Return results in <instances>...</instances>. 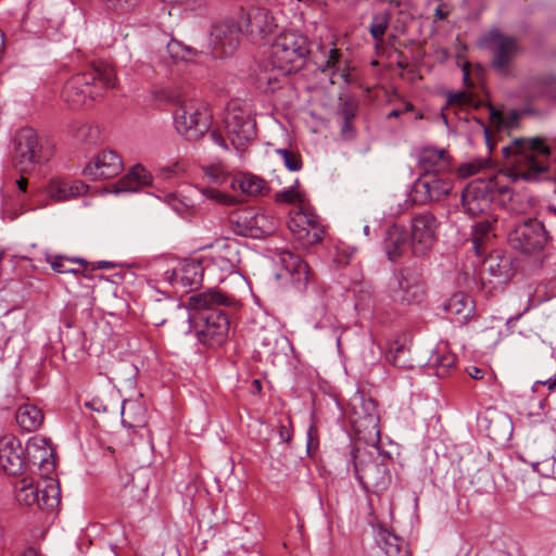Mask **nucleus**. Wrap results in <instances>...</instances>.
Masks as SVG:
<instances>
[{
  "instance_id": "nucleus-64",
  "label": "nucleus",
  "mask_w": 556,
  "mask_h": 556,
  "mask_svg": "<svg viewBox=\"0 0 556 556\" xmlns=\"http://www.w3.org/2000/svg\"><path fill=\"white\" fill-rule=\"evenodd\" d=\"M20 556H39V555L36 552V549L29 547V548H26L23 553H21Z\"/></svg>"
},
{
  "instance_id": "nucleus-20",
  "label": "nucleus",
  "mask_w": 556,
  "mask_h": 556,
  "mask_svg": "<svg viewBox=\"0 0 556 556\" xmlns=\"http://www.w3.org/2000/svg\"><path fill=\"white\" fill-rule=\"evenodd\" d=\"M28 466L21 441L12 434L0 438V467L10 476L22 475Z\"/></svg>"
},
{
  "instance_id": "nucleus-37",
  "label": "nucleus",
  "mask_w": 556,
  "mask_h": 556,
  "mask_svg": "<svg viewBox=\"0 0 556 556\" xmlns=\"http://www.w3.org/2000/svg\"><path fill=\"white\" fill-rule=\"evenodd\" d=\"M391 17L392 14L389 10H383L372 15L368 29L370 36L377 43H381L383 41L386 31L388 30L391 22Z\"/></svg>"
},
{
  "instance_id": "nucleus-44",
  "label": "nucleus",
  "mask_w": 556,
  "mask_h": 556,
  "mask_svg": "<svg viewBox=\"0 0 556 556\" xmlns=\"http://www.w3.org/2000/svg\"><path fill=\"white\" fill-rule=\"evenodd\" d=\"M277 154L280 155L285 166L291 172H298L302 168L301 155L292 150L278 149Z\"/></svg>"
},
{
  "instance_id": "nucleus-34",
  "label": "nucleus",
  "mask_w": 556,
  "mask_h": 556,
  "mask_svg": "<svg viewBox=\"0 0 556 556\" xmlns=\"http://www.w3.org/2000/svg\"><path fill=\"white\" fill-rule=\"evenodd\" d=\"M483 260V270L488 271L492 277L507 278L510 271V261L508 257L502 256L496 251H489Z\"/></svg>"
},
{
  "instance_id": "nucleus-3",
  "label": "nucleus",
  "mask_w": 556,
  "mask_h": 556,
  "mask_svg": "<svg viewBox=\"0 0 556 556\" xmlns=\"http://www.w3.org/2000/svg\"><path fill=\"white\" fill-rule=\"evenodd\" d=\"M115 86L114 68L104 62L93 63L65 83L62 97L73 108H79L102 98L106 90Z\"/></svg>"
},
{
  "instance_id": "nucleus-61",
  "label": "nucleus",
  "mask_w": 556,
  "mask_h": 556,
  "mask_svg": "<svg viewBox=\"0 0 556 556\" xmlns=\"http://www.w3.org/2000/svg\"><path fill=\"white\" fill-rule=\"evenodd\" d=\"M342 115H343V121H344V122H348V121H349L350 123H352V121H353V118H354V113H353L351 110H349V109H344V110L342 111Z\"/></svg>"
},
{
  "instance_id": "nucleus-58",
  "label": "nucleus",
  "mask_w": 556,
  "mask_h": 556,
  "mask_svg": "<svg viewBox=\"0 0 556 556\" xmlns=\"http://www.w3.org/2000/svg\"><path fill=\"white\" fill-rule=\"evenodd\" d=\"M467 94L465 92H457L453 96L450 97V102L451 103H459V104H463L467 101Z\"/></svg>"
},
{
  "instance_id": "nucleus-56",
  "label": "nucleus",
  "mask_w": 556,
  "mask_h": 556,
  "mask_svg": "<svg viewBox=\"0 0 556 556\" xmlns=\"http://www.w3.org/2000/svg\"><path fill=\"white\" fill-rule=\"evenodd\" d=\"M279 437L282 442L288 443L291 440V432L286 426L281 425L279 427Z\"/></svg>"
},
{
  "instance_id": "nucleus-18",
  "label": "nucleus",
  "mask_w": 556,
  "mask_h": 556,
  "mask_svg": "<svg viewBox=\"0 0 556 556\" xmlns=\"http://www.w3.org/2000/svg\"><path fill=\"white\" fill-rule=\"evenodd\" d=\"M278 262L281 266V273L277 274V277L290 279L295 290L299 292L305 291L313 279V274L307 263L299 255L289 251L279 253Z\"/></svg>"
},
{
  "instance_id": "nucleus-19",
  "label": "nucleus",
  "mask_w": 556,
  "mask_h": 556,
  "mask_svg": "<svg viewBox=\"0 0 556 556\" xmlns=\"http://www.w3.org/2000/svg\"><path fill=\"white\" fill-rule=\"evenodd\" d=\"M288 227L303 245L320 242L325 232L318 216L304 211L296 212L288 222Z\"/></svg>"
},
{
  "instance_id": "nucleus-8",
  "label": "nucleus",
  "mask_w": 556,
  "mask_h": 556,
  "mask_svg": "<svg viewBox=\"0 0 556 556\" xmlns=\"http://www.w3.org/2000/svg\"><path fill=\"white\" fill-rule=\"evenodd\" d=\"M14 493L16 501L25 506L37 505L40 509H53L59 506L60 488L53 478L41 483H35L30 477H24L15 482Z\"/></svg>"
},
{
  "instance_id": "nucleus-49",
  "label": "nucleus",
  "mask_w": 556,
  "mask_h": 556,
  "mask_svg": "<svg viewBox=\"0 0 556 556\" xmlns=\"http://www.w3.org/2000/svg\"><path fill=\"white\" fill-rule=\"evenodd\" d=\"M106 8L121 10L123 12L130 11L135 9L140 0H101Z\"/></svg>"
},
{
  "instance_id": "nucleus-55",
  "label": "nucleus",
  "mask_w": 556,
  "mask_h": 556,
  "mask_svg": "<svg viewBox=\"0 0 556 556\" xmlns=\"http://www.w3.org/2000/svg\"><path fill=\"white\" fill-rule=\"evenodd\" d=\"M468 375L476 380H480L483 378L484 371L476 366H472L468 368Z\"/></svg>"
},
{
  "instance_id": "nucleus-29",
  "label": "nucleus",
  "mask_w": 556,
  "mask_h": 556,
  "mask_svg": "<svg viewBox=\"0 0 556 556\" xmlns=\"http://www.w3.org/2000/svg\"><path fill=\"white\" fill-rule=\"evenodd\" d=\"M150 173L140 164L135 165L128 174L118 180L115 192H135L151 182Z\"/></svg>"
},
{
  "instance_id": "nucleus-21",
  "label": "nucleus",
  "mask_w": 556,
  "mask_h": 556,
  "mask_svg": "<svg viewBox=\"0 0 556 556\" xmlns=\"http://www.w3.org/2000/svg\"><path fill=\"white\" fill-rule=\"evenodd\" d=\"M359 404L353 405L352 424L358 434L367 432L379 441V416L377 413V404L371 397L359 396Z\"/></svg>"
},
{
  "instance_id": "nucleus-23",
  "label": "nucleus",
  "mask_w": 556,
  "mask_h": 556,
  "mask_svg": "<svg viewBox=\"0 0 556 556\" xmlns=\"http://www.w3.org/2000/svg\"><path fill=\"white\" fill-rule=\"evenodd\" d=\"M243 26L252 39H263L271 35L278 24L268 9L255 8L244 14Z\"/></svg>"
},
{
  "instance_id": "nucleus-11",
  "label": "nucleus",
  "mask_w": 556,
  "mask_h": 556,
  "mask_svg": "<svg viewBox=\"0 0 556 556\" xmlns=\"http://www.w3.org/2000/svg\"><path fill=\"white\" fill-rule=\"evenodd\" d=\"M229 222L235 233L254 239L270 236L277 228L276 218L254 207L232 213Z\"/></svg>"
},
{
  "instance_id": "nucleus-41",
  "label": "nucleus",
  "mask_w": 556,
  "mask_h": 556,
  "mask_svg": "<svg viewBox=\"0 0 556 556\" xmlns=\"http://www.w3.org/2000/svg\"><path fill=\"white\" fill-rule=\"evenodd\" d=\"M280 77H285L281 73L273 66L271 72L267 70L257 73L256 83L258 88L265 91L274 92L280 86Z\"/></svg>"
},
{
  "instance_id": "nucleus-43",
  "label": "nucleus",
  "mask_w": 556,
  "mask_h": 556,
  "mask_svg": "<svg viewBox=\"0 0 556 556\" xmlns=\"http://www.w3.org/2000/svg\"><path fill=\"white\" fill-rule=\"evenodd\" d=\"M490 165V159H476L464 163L458 167V175L463 178L470 177Z\"/></svg>"
},
{
  "instance_id": "nucleus-36",
  "label": "nucleus",
  "mask_w": 556,
  "mask_h": 556,
  "mask_svg": "<svg viewBox=\"0 0 556 556\" xmlns=\"http://www.w3.org/2000/svg\"><path fill=\"white\" fill-rule=\"evenodd\" d=\"M456 356L450 352L437 351L429 358V366L434 368V375L443 378L455 367Z\"/></svg>"
},
{
  "instance_id": "nucleus-1",
  "label": "nucleus",
  "mask_w": 556,
  "mask_h": 556,
  "mask_svg": "<svg viewBox=\"0 0 556 556\" xmlns=\"http://www.w3.org/2000/svg\"><path fill=\"white\" fill-rule=\"evenodd\" d=\"M551 153V148L541 138L514 139L502 148L507 172L475 179L463 190L462 205L465 212L475 217L489 211L496 194L510 192L509 181H538L548 170L546 161L541 157L548 159Z\"/></svg>"
},
{
  "instance_id": "nucleus-35",
  "label": "nucleus",
  "mask_w": 556,
  "mask_h": 556,
  "mask_svg": "<svg viewBox=\"0 0 556 556\" xmlns=\"http://www.w3.org/2000/svg\"><path fill=\"white\" fill-rule=\"evenodd\" d=\"M235 182L243 193L252 197L263 195L269 190L267 182L263 178L250 173L238 175Z\"/></svg>"
},
{
  "instance_id": "nucleus-59",
  "label": "nucleus",
  "mask_w": 556,
  "mask_h": 556,
  "mask_svg": "<svg viewBox=\"0 0 556 556\" xmlns=\"http://www.w3.org/2000/svg\"><path fill=\"white\" fill-rule=\"evenodd\" d=\"M23 175H24V174H21V177H20L18 179H16V182H15V184H16L17 189H18L21 192L25 193V192H26V190H27L28 180H27V178H25Z\"/></svg>"
},
{
  "instance_id": "nucleus-26",
  "label": "nucleus",
  "mask_w": 556,
  "mask_h": 556,
  "mask_svg": "<svg viewBox=\"0 0 556 556\" xmlns=\"http://www.w3.org/2000/svg\"><path fill=\"white\" fill-rule=\"evenodd\" d=\"M383 249L390 261H395L410 249V237L407 229L400 225L390 226L383 239Z\"/></svg>"
},
{
  "instance_id": "nucleus-15",
  "label": "nucleus",
  "mask_w": 556,
  "mask_h": 556,
  "mask_svg": "<svg viewBox=\"0 0 556 556\" xmlns=\"http://www.w3.org/2000/svg\"><path fill=\"white\" fill-rule=\"evenodd\" d=\"M439 225L437 217L430 212L416 214L412 218L409 237L414 255L424 256L432 249L437 241Z\"/></svg>"
},
{
  "instance_id": "nucleus-57",
  "label": "nucleus",
  "mask_w": 556,
  "mask_h": 556,
  "mask_svg": "<svg viewBox=\"0 0 556 556\" xmlns=\"http://www.w3.org/2000/svg\"><path fill=\"white\" fill-rule=\"evenodd\" d=\"M341 132L345 138H351L353 136L352 123H350L349 121L348 122L343 121V124L341 127Z\"/></svg>"
},
{
  "instance_id": "nucleus-16",
  "label": "nucleus",
  "mask_w": 556,
  "mask_h": 556,
  "mask_svg": "<svg viewBox=\"0 0 556 556\" xmlns=\"http://www.w3.org/2000/svg\"><path fill=\"white\" fill-rule=\"evenodd\" d=\"M241 28L230 20L215 23L210 34V49L213 58L223 59L232 55L240 42Z\"/></svg>"
},
{
  "instance_id": "nucleus-24",
  "label": "nucleus",
  "mask_w": 556,
  "mask_h": 556,
  "mask_svg": "<svg viewBox=\"0 0 556 556\" xmlns=\"http://www.w3.org/2000/svg\"><path fill=\"white\" fill-rule=\"evenodd\" d=\"M123 168L122 157L114 151L100 152L92 164H88L84 168V175L91 179H106L114 177L121 173Z\"/></svg>"
},
{
  "instance_id": "nucleus-50",
  "label": "nucleus",
  "mask_w": 556,
  "mask_h": 556,
  "mask_svg": "<svg viewBox=\"0 0 556 556\" xmlns=\"http://www.w3.org/2000/svg\"><path fill=\"white\" fill-rule=\"evenodd\" d=\"M544 94L554 104H556V76H548L544 81Z\"/></svg>"
},
{
  "instance_id": "nucleus-40",
  "label": "nucleus",
  "mask_w": 556,
  "mask_h": 556,
  "mask_svg": "<svg viewBox=\"0 0 556 556\" xmlns=\"http://www.w3.org/2000/svg\"><path fill=\"white\" fill-rule=\"evenodd\" d=\"M224 247L228 250L229 255H224L220 253H216L211 258V265L222 273L231 274L236 270V264L238 262L236 253L231 252V247L228 244H224Z\"/></svg>"
},
{
  "instance_id": "nucleus-60",
  "label": "nucleus",
  "mask_w": 556,
  "mask_h": 556,
  "mask_svg": "<svg viewBox=\"0 0 556 556\" xmlns=\"http://www.w3.org/2000/svg\"><path fill=\"white\" fill-rule=\"evenodd\" d=\"M114 267H115V264L112 262H109V261H99L96 266V268H99V269H111Z\"/></svg>"
},
{
  "instance_id": "nucleus-22",
  "label": "nucleus",
  "mask_w": 556,
  "mask_h": 556,
  "mask_svg": "<svg viewBox=\"0 0 556 556\" xmlns=\"http://www.w3.org/2000/svg\"><path fill=\"white\" fill-rule=\"evenodd\" d=\"M204 269L198 260L184 261L172 270L165 271V279L174 287L198 289L203 280Z\"/></svg>"
},
{
  "instance_id": "nucleus-6",
  "label": "nucleus",
  "mask_w": 556,
  "mask_h": 556,
  "mask_svg": "<svg viewBox=\"0 0 556 556\" xmlns=\"http://www.w3.org/2000/svg\"><path fill=\"white\" fill-rule=\"evenodd\" d=\"M173 118L177 132L190 141L203 137L212 124L208 106L197 99H180L174 109Z\"/></svg>"
},
{
  "instance_id": "nucleus-9",
  "label": "nucleus",
  "mask_w": 556,
  "mask_h": 556,
  "mask_svg": "<svg viewBox=\"0 0 556 556\" xmlns=\"http://www.w3.org/2000/svg\"><path fill=\"white\" fill-rule=\"evenodd\" d=\"M354 459V471L357 481L365 491H372L380 494L389 489L392 481L390 466L391 457L379 459L369 457L359 458L352 451Z\"/></svg>"
},
{
  "instance_id": "nucleus-7",
  "label": "nucleus",
  "mask_w": 556,
  "mask_h": 556,
  "mask_svg": "<svg viewBox=\"0 0 556 556\" xmlns=\"http://www.w3.org/2000/svg\"><path fill=\"white\" fill-rule=\"evenodd\" d=\"M481 45L491 51V68L502 77L511 76L514 60L521 50L517 38L492 28L482 36Z\"/></svg>"
},
{
  "instance_id": "nucleus-53",
  "label": "nucleus",
  "mask_w": 556,
  "mask_h": 556,
  "mask_svg": "<svg viewBox=\"0 0 556 556\" xmlns=\"http://www.w3.org/2000/svg\"><path fill=\"white\" fill-rule=\"evenodd\" d=\"M315 440H317V428L314 424H312L307 430V448L312 446Z\"/></svg>"
},
{
  "instance_id": "nucleus-4",
  "label": "nucleus",
  "mask_w": 556,
  "mask_h": 556,
  "mask_svg": "<svg viewBox=\"0 0 556 556\" xmlns=\"http://www.w3.org/2000/svg\"><path fill=\"white\" fill-rule=\"evenodd\" d=\"M53 147L31 127L18 129L13 137L12 164L20 174L33 173L53 156Z\"/></svg>"
},
{
  "instance_id": "nucleus-13",
  "label": "nucleus",
  "mask_w": 556,
  "mask_h": 556,
  "mask_svg": "<svg viewBox=\"0 0 556 556\" xmlns=\"http://www.w3.org/2000/svg\"><path fill=\"white\" fill-rule=\"evenodd\" d=\"M453 189L451 174L420 173L415 180L410 199L415 204L426 205L445 199Z\"/></svg>"
},
{
  "instance_id": "nucleus-30",
  "label": "nucleus",
  "mask_w": 556,
  "mask_h": 556,
  "mask_svg": "<svg viewBox=\"0 0 556 556\" xmlns=\"http://www.w3.org/2000/svg\"><path fill=\"white\" fill-rule=\"evenodd\" d=\"M376 541L387 556H409L407 543L386 528H380Z\"/></svg>"
},
{
  "instance_id": "nucleus-51",
  "label": "nucleus",
  "mask_w": 556,
  "mask_h": 556,
  "mask_svg": "<svg viewBox=\"0 0 556 556\" xmlns=\"http://www.w3.org/2000/svg\"><path fill=\"white\" fill-rule=\"evenodd\" d=\"M478 123L483 129L484 138H485V144L489 149V152L492 153L495 149L496 141H495V134L490 129L489 126L484 124L481 119H478Z\"/></svg>"
},
{
  "instance_id": "nucleus-27",
  "label": "nucleus",
  "mask_w": 556,
  "mask_h": 556,
  "mask_svg": "<svg viewBox=\"0 0 556 556\" xmlns=\"http://www.w3.org/2000/svg\"><path fill=\"white\" fill-rule=\"evenodd\" d=\"M418 164L421 173L451 174V160L444 149H422L419 153Z\"/></svg>"
},
{
  "instance_id": "nucleus-38",
  "label": "nucleus",
  "mask_w": 556,
  "mask_h": 556,
  "mask_svg": "<svg viewBox=\"0 0 556 556\" xmlns=\"http://www.w3.org/2000/svg\"><path fill=\"white\" fill-rule=\"evenodd\" d=\"M486 108L489 109L490 126L496 131H500L502 128L513 127L519 118V112L517 110L509 112V121H507L493 104L488 103Z\"/></svg>"
},
{
  "instance_id": "nucleus-28",
  "label": "nucleus",
  "mask_w": 556,
  "mask_h": 556,
  "mask_svg": "<svg viewBox=\"0 0 556 556\" xmlns=\"http://www.w3.org/2000/svg\"><path fill=\"white\" fill-rule=\"evenodd\" d=\"M443 308L455 321L465 324L472 316L475 305L469 295L456 292L444 303Z\"/></svg>"
},
{
  "instance_id": "nucleus-63",
  "label": "nucleus",
  "mask_w": 556,
  "mask_h": 556,
  "mask_svg": "<svg viewBox=\"0 0 556 556\" xmlns=\"http://www.w3.org/2000/svg\"><path fill=\"white\" fill-rule=\"evenodd\" d=\"M463 72H464V83L466 86L470 87L471 86V81H470V78H469V70H468V65H466L464 68H463Z\"/></svg>"
},
{
  "instance_id": "nucleus-48",
  "label": "nucleus",
  "mask_w": 556,
  "mask_h": 556,
  "mask_svg": "<svg viewBox=\"0 0 556 556\" xmlns=\"http://www.w3.org/2000/svg\"><path fill=\"white\" fill-rule=\"evenodd\" d=\"M168 204L182 218H189L194 213L193 205L185 203L174 194L168 195Z\"/></svg>"
},
{
  "instance_id": "nucleus-62",
  "label": "nucleus",
  "mask_w": 556,
  "mask_h": 556,
  "mask_svg": "<svg viewBox=\"0 0 556 556\" xmlns=\"http://www.w3.org/2000/svg\"><path fill=\"white\" fill-rule=\"evenodd\" d=\"M446 16L447 13L442 10L441 5H439L434 11V17L438 20H445Z\"/></svg>"
},
{
  "instance_id": "nucleus-17",
  "label": "nucleus",
  "mask_w": 556,
  "mask_h": 556,
  "mask_svg": "<svg viewBox=\"0 0 556 556\" xmlns=\"http://www.w3.org/2000/svg\"><path fill=\"white\" fill-rule=\"evenodd\" d=\"M260 359L275 363L276 358L287 356L291 349L289 339L275 325H266L260 328L256 334Z\"/></svg>"
},
{
  "instance_id": "nucleus-25",
  "label": "nucleus",
  "mask_w": 556,
  "mask_h": 556,
  "mask_svg": "<svg viewBox=\"0 0 556 556\" xmlns=\"http://www.w3.org/2000/svg\"><path fill=\"white\" fill-rule=\"evenodd\" d=\"M317 68L325 74L330 75V83L334 84L336 77H340L344 83H350V68L346 61L342 60L341 51L333 47L321 52V58L316 60Z\"/></svg>"
},
{
  "instance_id": "nucleus-10",
  "label": "nucleus",
  "mask_w": 556,
  "mask_h": 556,
  "mask_svg": "<svg viewBox=\"0 0 556 556\" xmlns=\"http://www.w3.org/2000/svg\"><path fill=\"white\" fill-rule=\"evenodd\" d=\"M389 296L394 303L417 305L425 299V287L420 274L409 267L393 271L388 283Z\"/></svg>"
},
{
  "instance_id": "nucleus-45",
  "label": "nucleus",
  "mask_w": 556,
  "mask_h": 556,
  "mask_svg": "<svg viewBox=\"0 0 556 556\" xmlns=\"http://www.w3.org/2000/svg\"><path fill=\"white\" fill-rule=\"evenodd\" d=\"M298 184H299V181L295 180L294 185H292L289 188H286L281 191H278L275 194V200L278 203H286V204H293L295 202H302V195L296 189Z\"/></svg>"
},
{
  "instance_id": "nucleus-46",
  "label": "nucleus",
  "mask_w": 556,
  "mask_h": 556,
  "mask_svg": "<svg viewBox=\"0 0 556 556\" xmlns=\"http://www.w3.org/2000/svg\"><path fill=\"white\" fill-rule=\"evenodd\" d=\"M76 137L88 144H96L100 140V129L96 125H83L78 128Z\"/></svg>"
},
{
  "instance_id": "nucleus-33",
  "label": "nucleus",
  "mask_w": 556,
  "mask_h": 556,
  "mask_svg": "<svg viewBox=\"0 0 556 556\" xmlns=\"http://www.w3.org/2000/svg\"><path fill=\"white\" fill-rule=\"evenodd\" d=\"M144 424L146 414L142 405L137 401L125 400L122 405V425L135 429L143 427Z\"/></svg>"
},
{
  "instance_id": "nucleus-39",
  "label": "nucleus",
  "mask_w": 556,
  "mask_h": 556,
  "mask_svg": "<svg viewBox=\"0 0 556 556\" xmlns=\"http://www.w3.org/2000/svg\"><path fill=\"white\" fill-rule=\"evenodd\" d=\"M166 48L169 56L176 61L180 60L190 62L193 61L198 55V51L193 47L187 46L176 39H170Z\"/></svg>"
},
{
  "instance_id": "nucleus-42",
  "label": "nucleus",
  "mask_w": 556,
  "mask_h": 556,
  "mask_svg": "<svg viewBox=\"0 0 556 556\" xmlns=\"http://www.w3.org/2000/svg\"><path fill=\"white\" fill-rule=\"evenodd\" d=\"M66 262L79 263L81 265H86V261L83 258H66V257L58 255V256H54L49 260L51 268L55 273L77 275L80 271L79 269L66 266V264H65Z\"/></svg>"
},
{
  "instance_id": "nucleus-31",
  "label": "nucleus",
  "mask_w": 556,
  "mask_h": 556,
  "mask_svg": "<svg viewBox=\"0 0 556 556\" xmlns=\"http://www.w3.org/2000/svg\"><path fill=\"white\" fill-rule=\"evenodd\" d=\"M15 418L20 428L27 432L36 431L43 422L41 409L31 404L22 405L17 409Z\"/></svg>"
},
{
  "instance_id": "nucleus-52",
  "label": "nucleus",
  "mask_w": 556,
  "mask_h": 556,
  "mask_svg": "<svg viewBox=\"0 0 556 556\" xmlns=\"http://www.w3.org/2000/svg\"><path fill=\"white\" fill-rule=\"evenodd\" d=\"M210 138L217 146H219V147H222V148H224L226 150L228 149L225 138L218 131L212 130L210 132Z\"/></svg>"
},
{
  "instance_id": "nucleus-54",
  "label": "nucleus",
  "mask_w": 556,
  "mask_h": 556,
  "mask_svg": "<svg viewBox=\"0 0 556 556\" xmlns=\"http://www.w3.org/2000/svg\"><path fill=\"white\" fill-rule=\"evenodd\" d=\"M70 187H71L70 188L71 198L79 195L80 193H83L86 190V186L81 182L75 184V185H70Z\"/></svg>"
},
{
  "instance_id": "nucleus-14",
  "label": "nucleus",
  "mask_w": 556,
  "mask_h": 556,
  "mask_svg": "<svg viewBox=\"0 0 556 556\" xmlns=\"http://www.w3.org/2000/svg\"><path fill=\"white\" fill-rule=\"evenodd\" d=\"M229 140L236 149L243 148L256 136V123L250 112L237 104L228 106L224 117Z\"/></svg>"
},
{
  "instance_id": "nucleus-5",
  "label": "nucleus",
  "mask_w": 556,
  "mask_h": 556,
  "mask_svg": "<svg viewBox=\"0 0 556 556\" xmlns=\"http://www.w3.org/2000/svg\"><path fill=\"white\" fill-rule=\"evenodd\" d=\"M309 40L296 31H283L270 47V64L287 76L302 70L309 56Z\"/></svg>"
},
{
  "instance_id": "nucleus-12",
  "label": "nucleus",
  "mask_w": 556,
  "mask_h": 556,
  "mask_svg": "<svg viewBox=\"0 0 556 556\" xmlns=\"http://www.w3.org/2000/svg\"><path fill=\"white\" fill-rule=\"evenodd\" d=\"M545 222L528 219L509 233V242L515 250L527 255H540L551 240Z\"/></svg>"
},
{
  "instance_id": "nucleus-2",
  "label": "nucleus",
  "mask_w": 556,
  "mask_h": 556,
  "mask_svg": "<svg viewBox=\"0 0 556 556\" xmlns=\"http://www.w3.org/2000/svg\"><path fill=\"white\" fill-rule=\"evenodd\" d=\"M230 303L226 294L212 289L189 298V321L203 345L217 348L226 342L230 321L222 306L228 307Z\"/></svg>"
},
{
  "instance_id": "nucleus-32",
  "label": "nucleus",
  "mask_w": 556,
  "mask_h": 556,
  "mask_svg": "<svg viewBox=\"0 0 556 556\" xmlns=\"http://www.w3.org/2000/svg\"><path fill=\"white\" fill-rule=\"evenodd\" d=\"M492 224L488 219L477 222L472 227V248L477 256L482 257L493 239Z\"/></svg>"
},
{
  "instance_id": "nucleus-47",
  "label": "nucleus",
  "mask_w": 556,
  "mask_h": 556,
  "mask_svg": "<svg viewBox=\"0 0 556 556\" xmlns=\"http://www.w3.org/2000/svg\"><path fill=\"white\" fill-rule=\"evenodd\" d=\"M70 184L63 180H53L49 187V193L52 199L63 201L71 198Z\"/></svg>"
}]
</instances>
